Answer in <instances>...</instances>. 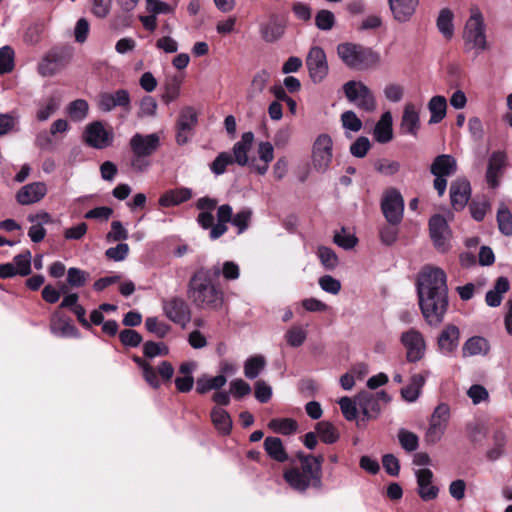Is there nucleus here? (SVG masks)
<instances>
[{"label":"nucleus","instance_id":"obj_35","mask_svg":"<svg viewBox=\"0 0 512 512\" xmlns=\"http://www.w3.org/2000/svg\"><path fill=\"white\" fill-rule=\"evenodd\" d=\"M510 284L506 277H499L494 288L486 293L485 301L490 307H497L502 302V296L509 290Z\"/></svg>","mask_w":512,"mask_h":512},{"label":"nucleus","instance_id":"obj_2","mask_svg":"<svg viewBox=\"0 0 512 512\" xmlns=\"http://www.w3.org/2000/svg\"><path fill=\"white\" fill-rule=\"evenodd\" d=\"M187 297L192 304L204 310H220L224 304V292L210 279L206 267L197 269L187 285Z\"/></svg>","mask_w":512,"mask_h":512},{"label":"nucleus","instance_id":"obj_13","mask_svg":"<svg viewBox=\"0 0 512 512\" xmlns=\"http://www.w3.org/2000/svg\"><path fill=\"white\" fill-rule=\"evenodd\" d=\"M83 140L88 146L101 150L113 144L114 133L111 128H106L101 121H93L85 127Z\"/></svg>","mask_w":512,"mask_h":512},{"label":"nucleus","instance_id":"obj_39","mask_svg":"<svg viewBox=\"0 0 512 512\" xmlns=\"http://www.w3.org/2000/svg\"><path fill=\"white\" fill-rule=\"evenodd\" d=\"M428 109L431 113L430 124L441 122L446 116L447 100L444 96H433L428 102Z\"/></svg>","mask_w":512,"mask_h":512},{"label":"nucleus","instance_id":"obj_29","mask_svg":"<svg viewBox=\"0 0 512 512\" xmlns=\"http://www.w3.org/2000/svg\"><path fill=\"white\" fill-rule=\"evenodd\" d=\"M506 159V154L500 151L494 152L489 158L486 180L492 188H496L499 184L498 179L501 175L502 168L506 164Z\"/></svg>","mask_w":512,"mask_h":512},{"label":"nucleus","instance_id":"obj_47","mask_svg":"<svg viewBox=\"0 0 512 512\" xmlns=\"http://www.w3.org/2000/svg\"><path fill=\"white\" fill-rule=\"evenodd\" d=\"M15 52L11 46L0 48V75L10 73L15 66Z\"/></svg>","mask_w":512,"mask_h":512},{"label":"nucleus","instance_id":"obj_30","mask_svg":"<svg viewBox=\"0 0 512 512\" xmlns=\"http://www.w3.org/2000/svg\"><path fill=\"white\" fill-rule=\"evenodd\" d=\"M457 170L456 159L448 154L437 156L430 167V172L434 176L448 177L453 175Z\"/></svg>","mask_w":512,"mask_h":512},{"label":"nucleus","instance_id":"obj_11","mask_svg":"<svg viewBox=\"0 0 512 512\" xmlns=\"http://www.w3.org/2000/svg\"><path fill=\"white\" fill-rule=\"evenodd\" d=\"M381 210L388 224L398 226L402 222L404 199L396 188H389L383 193Z\"/></svg>","mask_w":512,"mask_h":512},{"label":"nucleus","instance_id":"obj_3","mask_svg":"<svg viewBox=\"0 0 512 512\" xmlns=\"http://www.w3.org/2000/svg\"><path fill=\"white\" fill-rule=\"evenodd\" d=\"M300 467H290L284 471L283 478L289 486L299 492H305L309 487L322 488L323 455H305L297 453Z\"/></svg>","mask_w":512,"mask_h":512},{"label":"nucleus","instance_id":"obj_59","mask_svg":"<svg viewBox=\"0 0 512 512\" xmlns=\"http://www.w3.org/2000/svg\"><path fill=\"white\" fill-rule=\"evenodd\" d=\"M145 327L149 332L155 334L159 338H164L170 330L169 325L164 322H160L156 317H148L145 320Z\"/></svg>","mask_w":512,"mask_h":512},{"label":"nucleus","instance_id":"obj_60","mask_svg":"<svg viewBox=\"0 0 512 512\" xmlns=\"http://www.w3.org/2000/svg\"><path fill=\"white\" fill-rule=\"evenodd\" d=\"M494 447L487 452L488 459L495 461L503 454V448L506 443L505 434L501 431L495 432Z\"/></svg>","mask_w":512,"mask_h":512},{"label":"nucleus","instance_id":"obj_10","mask_svg":"<svg viewBox=\"0 0 512 512\" xmlns=\"http://www.w3.org/2000/svg\"><path fill=\"white\" fill-rule=\"evenodd\" d=\"M346 98L355 106L365 112L376 109V101L371 90L361 81H348L343 85Z\"/></svg>","mask_w":512,"mask_h":512},{"label":"nucleus","instance_id":"obj_36","mask_svg":"<svg viewBox=\"0 0 512 512\" xmlns=\"http://www.w3.org/2000/svg\"><path fill=\"white\" fill-rule=\"evenodd\" d=\"M211 421L218 431L222 435H228L232 429V420L229 413L222 409L215 407L211 411Z\"/></svg>","mask_w":512,"mask_h":512},{"label":"nucleus","instance_id":"obj_54","mask_svg":"<svg viewBox=\"0 0 512 512\" xmlns=\"http://www.w3.org/2000/svg\"><path fill=\"white\" fill-rule=\"evenodd\" d=\"M336 19L333 12L323 9L318 11L315 16V25L323 31L331 30L335 25Z\"/></svg>","mask_w":512,"mask_h":512},{"label":"nucleus","instance_id":"obj_28","mask_svg":"<svg viewBox=\"0 0 512 512\" xmlns=\"http://www.w3.org/2000/svg\"><path fill=\"white\" fill-rule=\"evenodd\" d=\"M420 127L419 110L412 103H407L404 107L400 129L403 133L417 135Z\"/></svg>","mask_w":512,"mask_h":512},{"label":"nucleus","instance_id":"obj_32","mask_svg":"<svg viewBox=\"0 0 512 512\" xmlns=\"http://www.w3.org/2000/svg\"><path fill=\"white\" fill-rule=\"evenodd\" d=\"M428 372L424 374H414L411 376L409 384L402 388L401 396L407 402H415L421 393L422 387L426 382Z\"/></svg>","mask_w":512,"mask_h":512},{"label":"nucleus","instance_id":"obj_53","mask_svg":"<svg viewBox=\"0 0 512 512\" xmlns=\"http://www.w3.org/2000/svg\"><path fill=\"white\" fill-rule=\"evenodd\" d=\"M18 122L19 115L15 111L0 114V136H4L12 132Z\"/></svg>","mask_w":512,"mask_h":512},{"label":"nucleus","instance_id":"obj_14","mask_svg":"<svg viewBox=\"0 0 512 512\" xmlns=\"http://www.w3.org/2000/svg\"><path fill=\"white\" fill-rule=\"evenodd\" d=\"M391 400L385 391L376 393L362 391L356 396V402L362 414L367 420L377 419L381 413V404H387Z\"/></svg>","mask_w":512,"mask_h":512},{"label":"nucleus","instance_id":"obj_5","mask_svg":"<svg viewBox=\"0 0 512 512\" xmlns=\"http://www.w3.org/2000/svg\"><path fill=\"white\" fill-rule=\"evenodd\" d=\"M129 147L132 152L130 166L133 171L141 173L150 167V157L159 149L160 137L156 133H136L129 140Z\"/></svg>","mask_w":512,"mask_h":512},{"label":"nucleus","instance_id":"obj_26","mask_svg":"<svg viewBox=\"0 0 512 512\" xmlns=\"http://www.w3.org/2000/svg\"><path fill=\"white\" fill-rule=\"evenodd\" d=\"M459 338V328L453 324L447 325L438 337V347L441 353L452 354L459 345Z\"/></svg>","mask_w":512,"mask_h":512},{"label":"nucleus","instance_id":"obj_17","mask_svg":"<svg viewBox=\"0 0 512 512\" xmlns=\"http://www.w3.org/2000/svg\"><path fill=\"white\" fill-rule=\"evenodd\" d=\"M165 316L172 322L185 327L191 319V310L184 299L178 296L163 301Z\"/></svg>","mask_w":512,"mask_h":512},{"label":"nucleus","instance_id":"obj_42","mask_svg":"<svg viewBox=\"0 0 512 512\" xmlns=\"http://www.w3.org/2000/svg\"><path fill=\"white\" fill-rule=\"evenodd\" d=\"M496 218L500 232L505 236H512V213L505 203H500Z\"/></svg>","mask_w":512,"mask_h":512},{"label":"nucleus","instance_id":"obj_55","mask_svg":"<svg viewBox=\"0 0 512 512\" xmlns=\"http://www.w3.org/2000/svg\"><path fill=\"white\" fill-rule=\"evenodd\" d=\"M317 255L321 264L328 270H332L338 265V257L329 247L320 246Z\"/></svg>","mask_w":512,"mask_h":512},{"label":"nucleus","instance_id":"obj_20","mask_svg":"<svg viewBox=\"0 0 512 512\" xmlns=\"http://www.w3.org/2000/svg\"><path fill=\"white\" fill-rule=\"evenodd\" d=\"M217 204V199L208 196L201 197L197 200L195 205L196 208L200 210V213L196 220L203 229H210V231H212L215 227L213 211L217 207Z\"/></svg>","mask_w":512,"mask_h":512},{"label":"nucleus","instance_id":"obj_45","mask_svg":"<svg viewBox=\"0 0 512 512\" xmlns=\"http://www.w3.org/2000/svg\"><path fill=\"white\" fill-rule=\"evenodd\" d=\"M316 431L321 441L326 444H333L339 439L337 429L329 422H318L316 425Z\"/></svg>","mask_w":512,"mask_h":512},{"label":"nucleus","instance_id":"obj_15","mask_svg":"<svg viewBox=\"0 0 512 512\" xmlns=\"http://www.w3.org/2000/svg\"><path fill=\"white\" fill-rule=\"evenodd\" d=\"M306 66L311 80L314 83L322 82L329 71L325 51L319 46L311 47L306 57Z\"/></svg>","mask_w":512,"mask_h":512},{"label":"nucleus","instance_id":"obj_46","mask_svg":"<svg viewBox=\"0 0 512 512\" xmlns=\"http://www.w3.org/2000/svg\"><path fill=\"white\" fill-rule=\"evenodd\" d=\"M89 105L86 100L77 99L67 107V113L74 121H82L87 117Z\"/></svg>","mask_w":512,"mask_h":512},{"label":"nucleus","instance_id":"obj_43","mask_svg":"<svg viewBox=\"0 0 512 512\" xmlns=\"http://www.w3.org/2000/svg\"><path fill=\"white\" fill-rule=\"evenodd\" d=\"M198 117L194 108L188 106L184 107L179 115L177 121V128H180L183 131H192L197 125Z\"/></svg>","mask_w":512,"mask_h":512},{"label":"nucleus","instance_id":"obj_1","mask_svg":"<svg viewBox=\"0 0 512 512\" xmlns=\"http://www.w3.org/2000/svg\"><path fill=\"white\" fill-rule=\"evenodd\" d=\"M417 293L423 318L430 326H439L449 304L445 272L437 267H423L417 278Z\"/></svg>","mask_w":512,"mask_h":512},{"label":"nucleus","instance_id":"obj_63","mask_svg":"<svg viewBox=\"0 0 512 512\" xmlns=\"http://www.w3.org/2000/svg\"><path fill=\"white\" fill-rule=\"evenodd\" d=\"M119 339L124 346L137 347L142 342V336L133 329H124L119 333Z\"/></svg>","mask_w":512,"mask_h":512},{"label":"nucleus","instance_id":"obj_37","mask_svg":"<svg viewBox=\"0 0 512 512\" xmlns=\"http://www.w3.org/2000/svg\"><path fill=\"white\" fill-rule=\"evenodd\" d=\"M264 449L268 456L277 462L282 463L288 460L282 440L278 437H267L264 440Z\"/></svg>","mask_w":512,"mask_h":512},{"label":"nucleus","instance_id":"obj_16","mask_svg":"<svg viewBox=\"0 0 512 512\" xmlns=\"http://www.w3.org/2000/svg\"><path fill=\"white\" fill-rule=\"evenodd\" d=\"M400 341L406 349V358L409 362H417L423 358L426 344L420 331L410 328L401 334Z\"/></svg>","mask_w":512,"mask_h":512},{"label":"nucleus","instance_id":"obj_22","mask_svg":"<svg viewBox=\"0 0 512 512\" xmlns=\"http://www.w3.org/2000/svg\"><path fill=\"white\" fill-rule=\"evenodd\" d=\"M418 494L424 501H430L438 496L439 489L432 484L433 472L428 468L416 471Z\"/></svg>","mask_w":512,"mask_h":512},{"label":"nucleus","instance_id":"obj_19","mask_svg":"<svg viewBox=\"0 0 512 512\" xmlns=\"http://www.w3.org/2000/svg\"><path fill=\"white\" fill-rule=\"evenodd\" d=\"M130 94L126 89H118L115 92H104L98 97V108L103 112H110L116 107L126 111L130 110Z\"/></svg>","mask_w":512,"mask_h":512},{"label":"nucleus","instance_id":"obj_41","mask_svg":"<svg viewBox=\"0 0 512 512\" xmlns=\"http://www.w3.org/2000/svg\"><path fill=\"white\" fill-rule=\"evenodd\" d=\"M268 428L275 433L291 435L296 432L298 424L291 418H273L269 421Z\"/></svg>","mask_w":512,"mask_h":512},{"label":"nucleus","instance_id":"obj_25","mask_svg":"<svg viewBox=\"0 0 512 512\" xmlns=\"http://www.w3.org/2000/svg\"><path fill=\"white\" fill-rule=\"evenodd\" d=\"M392 15L399 23L409 21L414 15L419 0H387Z\"/></svg>","mask_w":512,"mask_h":512},{"label":"nucleus","instance_id":"obj_6","mask_svg":"<svg viewBox=\"0 0 512 512\" xmlns=\"http://www.w3.org/2000/svg\"><path fill=\"white\" fill-rule=\"evenodd\" d=\"M216 216L217 223L212 231L209 232L211 240H216L223 236L228 230L227 223L229 222L237 228L238 234H242L249 227L252 210L244 208L234 215L233 208L229 204H223L217 208Z\"/></svg>","mask_w":512,"mask_h":512},{"label":"nucleus","instance_id":"obj_64","mask_svg":"<svg viewBox=\"0 0 512 512\" xmlns=\"http://www.w3.org/2000/svg\"><path fill=\"white\" fill-rule=\"evenodd\" d=\"M371 147L370 141L367 137L361 136L356 139L350 146V153L357 157L363 158Z\"/></svg>","mask_w":512,"mask_h":512},{"label":"nucleus","instance_id":"obj_49","mask_svg":"<svg viewBox=\"0 0 512 512\" xmlns=\"http://www.w3.org/2000/svg\"><path fill=\"white\" fill-rule=\"evenodd\" d=\"M398 440L401 447L407 452L416 451L419 446V438L418 436L404 428L398 431Z\"/></svg>","mask_w":512,"mask_h":512},{"label":"nucleus","instance_id":"obj_51","mask_svg":"<svg viewBox=\"0 0 512 512\" xmlns=\"http://www.w3.org/2000/svg\"><path fill=\"white\" fill-rule=\"evenodd\" d=\"M12 263L15 265V269L20 276L29 275L31 273V252L26 250L16 255Z\"/></svg>","mask_w":512,"mask_h":512},{"label":"nucleus","instance_id":"obj_38","mask_svg":"<svg viewBox=\"0 0 512 512\" xmlns=\"http://www.w3.org/2000/svg\"><path fill=\"white\" fill-rule=\"evenodd\" d=\"M392 136V117L389 112H386L374 128V137L379 143H387L392 139Z\"/></svg>","mask_w":512,"mask_h":512},{"label":"nucleus","instance_id":"obj_58","mask_svg":"<svg viewBox=\"0 0 512 512\" xmlns=\"http://www.w3.org/2000/svg\"><path fill=\"white\" fill-rule=\"evenodd\" d=\"M233 163V157L228 152H221L211 163L210 169L215 175H221L226 171V167Z\"/></svg>","mask_w":512,"mask_h":512},{"label":"nucleus","instance_id":"obj_40","mask_svg":"<svg viewBox=\"0 0 512 512\" xmlns=\"http://www.w3.org/2000/svg\"><path fill=\"white\" fill-rule=\"evenodd\" d=\"M226 377L224 375H217L215 377L203 376L198 378L196 391L199 394H205L210 390H218L226 384Z\"/></svg>","mask_w":512,"mask_h":512},{"label":"nucleus","instance_id":"obj_7","mask_svg":"<svg viewBox=\"0 0 512 512\" xmlns=\"http://www.w3.org/2000/svg\"><path fill=\"white\" fill-rule=\"evenodd\" d=\"M73 51L70 46L57 45L49 49L38 63V73L51 77L63 70L70 62Z\"/></svg>","mask_w":512,"mask_h":512},{"label":"nucleus","instance_id":"obj_8","mask_svg":"<svg viewBox=\"0 0 512 512\" xmlns=\"http://www.w3.org/2000/svg\"><path fill=\"white\" fill-rule=\"evenodd\" d=\"M463 39L469 49L484 51L487 48L484 18L476 6L470 8V17L465 24Z\"/></svg>","mask_w":512,"mask_h":512},{"label":"nucleus","instance_id":"obj_44","mask_svg":"<svg viewBox=\"0 0 512 512\" xmlns=\"http://www.w3.org/2000/svg\"><path fill=\"white\" fill-rule=\"evenodd\" d=\"M266 360L262 355L249 357L244 364V375L248 379H255L265 368Z\"/></svg>","mask_w":512,"mask_h":512},{"label":"nucleus","instance_id":"obj_31","mask_svg":"<svg viewBox=\"0 0 512 512\" xmlns=\"http://www.w3.org/2000/svg\"><path fill=\"white\" fill-rule=\"evenodd\" d=\"M254 134L252 132H245L241 139L233 146V162L240 166H245L248 163V152L252 147Z\"/></svg>","mask_w":512,"mask_h":512},{"label":"nucleus","instance_id":"obj_18","mask_svg":"<svg viewBox=\"0 0 512 512\" xmlns=\"http://www.w3.org/2000/svg\"><path fill=\"white\" fill-rule=\"evenodd\" d=\"M429 231L434 246L441 252L447 251L451 231L446 219L439 214L432 216L429 220Z\"/></svg>","mask_w":512,"mask_h":512},{"label":"nucleus","instance_id":"obj_4","mask_svg":"<svg viewBox=\"0 0 512 512\" xmlns=\"http://www.w3.org/2000/svg\"><path fill=\"white\" fill-rule=\"evenodd\" d=\"M336 52L340 60L350 69L367 70L380 62V55L370 47L353 42L337 45Z\"/></svg>","mask_w":512,"mask_h":512},{"label":"nucleus","instance_id":"obj_57","mask_svg":"<svg viewBox=\"0 0 512 512\" xmlns=\"http://www.w3.org/2000/svg\"><path fill=\"white\" fill-rule=\"evenodd\" d=\"M270 79V73L267 70H260L257 72L251 83V92L248 95L249 99L253 98V93H261Z\"/></svg>","mask_w":512,"mask_h":512},{"label":"nucleus","instance_id":"obj_52","mask_svg":"<svg viewBox=\"0 0 512 512\" xmlns=\"http://www.w3.org/2000/svg\"><path fill=\"white\" fill-rule=\"evenodd\" d=\"M60 106V100L54 96L49 97L45 104L39 108L36 114L38 121H46Z\"/></svg>","mask_w":512,"mask_h":512},{"label":"nucleus","instance_id":"obj_12","mask_svg":"<svg viewBox=\"0 0 512 512\" xmlns=\"http://www.w3.org/2000/svg\"><path fill=\"white\" fill-rule=\"evenodd\" d=\"M312 166L319 173L326 172L333 158V141L328 134H320L312 146Z\"/></svg>","mask_w":512,"mask_h":512},{"label":"nucleus","instance_id":"obj_33","mask_svg":"<svg viewBox=\"0 0 512 512\" xmlns=\"http://www.w3.org/2000/svg\"><path fill=\"white\" fill-rule=\"evenodd\" d=\"M192 190L189 188H178L165 192L159 199L163 207L176 206L191 199Z\"/></svg>","mask_w":512,"mask_h":512},{"label":"nucleus","instance_id":"obj_50","mask_svg":"<svg viewBox=\"0 0 512 512\" xmlns=\"http://www.w3.org/2000/svg\"><path fill=\"white\" fill-rule=\"evenodd\" d=\"M307 338V332L299 325L292 326L285 333V339L287 344L291 347L301 346Z\"/></svg>","mask_w":512,"mask_h":512},{"label":"nucleus","instance_id":"obj_24","mask_svg":"<svg viewBox=\"0 0 512 512\" xmlns=\"http://www.w3.org/2000/svg\"><path fill=\"white\" fill-rule=\"evenodd\" d=\"M471 195L470 183L466 179H457L451 183L450 186V199L451 204L455 210H462Z\"/></svg>","mask_w":512,"mask_h":512},{"label":"nucleus","instance_id":"obj_34","mask_svg":"<svg viewBox=\"0 0 512 512\" xmlns=\"http://www.w3.org/2000/svg\"><path fill=\"white\" fill-rule=\"evenodd\" d=\"M490 349L488 341L480 336L469 338L462 347L463 357L485 355Z\"/></svg>","mask_w":512,"mask_h":512},{"label":"nucleus","instance_id":"obj_23","mask_svg":"<svg viewBox=\"0 0 512 512\" xmlns=\"http://www.w3.org/2000/svg\"><path fill=\"white\" fill-rule=\"evenodd\" d=\"M286 25L277 15H271L267 22L260 25L261 38L268 43H274L282 38Z\"/></svg>","mask_w":512,"mask_h":512},{"label":"nucleus","instance_id":"obj_48","mask_svg":"<svg viewBox=\"0 0 512 512\" xmlns=\"http://www.w3.org/2000/svg\"><path fill=\"white\" fill-rule=\"evenodd\" d=\"M453 13L449 9L441 10L437 18V27L444 37L450 39L453 35Z\"/></svg>","mask_w":512,"mask_h":512},{"label":"nucleus","instance_id":"obj_61","mask_svg":"<svg viewBox=\"0 0 512 512\" xmlns=\"http://www.w3.org/2000/svg\"><path fill=\"white\" fill-rule=\"evenodd\" d=\"M341 122H342V126L346 130H350L352 132H358L362 128L361 120L357 117L355 112L351 111V110L345 111L344 113H342Z\"/></svg>","mask_w":512,"mask_h":512},{"label":"nucleus","instance_id":"obj_21","mask_svg":"<svg viewBox=\"0 0 512 512\" xmlns=\"http://www.w3.org/2000/svg\"><path fill=\"white\" fill-rule=\"evenodd\" d=\"M47 193L44 182H33L23 186L16 194V200L21 205H31L39 202Z\"/></svg>","mask_w":512,"mask_h":512},{"label":"nucleus","instance_id":"obj_56","mask_svg":"<svg viewBox=\"0 0 512 512\" xmlns=\"http://www.w3.org/2000/svg\"><path fill=\"white\" fill-rule=\"evenodd\" d=\"M375 170L385 176H393L400 171L401 164L398 161L380 159L374 164Z\"/></svg>","mask_w":512,"mask_h":512},{"label":"nucleus","instance_id":"obj_62","mask_svg":"<svg viewBox=\"0 0 512 512\" xmlns=\"http://www.w3.org/2000/svg\"><path fill=\"white\" fill-rule=\"evenodd\" d=\"M128 239V231L123 227L120 221L111 223V230L106 235L108 242L124 241Z\"/></svg>","mask_w":512,"mask_h":512},{"label":"nucleus","instance_id":"obj_27","mask_svg":"<svg viewBox=\"0 0 512 512\" xmlns=\"http://www.w3.org/2000/svg\"><path fill=\"white\" fill-rule=\"evenodd\" d=\"M49 326L51 333L59 337L76 336L78 333L71 321L58 311L51 315Z\"/></svg>","mask_w":512,"mask_h":512},{"label":"nucleus","instance_id":"obj_9","mask_svg":"<svg viewBox=\"0 0 512 512\" xmlns=\"http://www.w3.org/2000/svg\"><path fill=\"white\" fill-rule=\"evenodd\" d=\"M450 420V407L440 403L433 411L428 427L424 434V442L427 445L437 444L444 436Z\"/></svg>","mask_w":512,"mask_h":512}]
</instances>
